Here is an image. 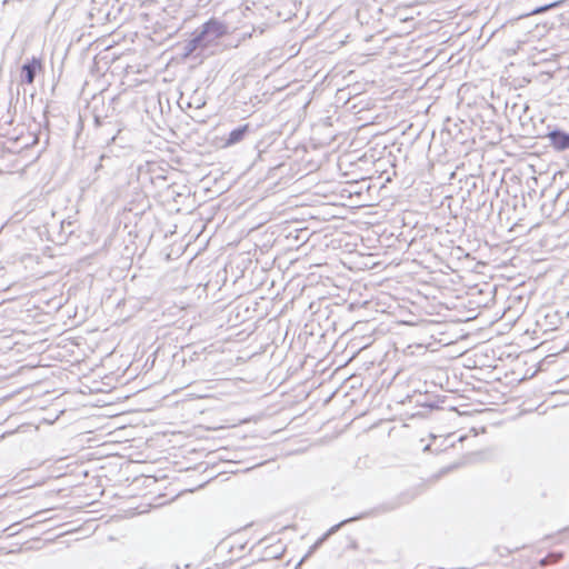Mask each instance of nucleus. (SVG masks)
I'll use <instances>...</instances> for the list:
<instances>
[{
	"mask_svg": "<svg viewBox=\"0 0 569 569\" xmlns=\"http://www.w3.org/2000/svg\"><path fill=\"white\" fill-rule=\"evenodd\" d=\"M114 126L111 123V127H106L104 129H101V134L106 137V141L113 142L116 140L117 134L120 132V129L113 133Z\"/></svg>",
	"mask_w": 569,
	"mask_h": 569,
	"instance_id": "12",
	"label": "nucleus"
},
{
	"mask_svg": "<svg viewBox=\"0 0 569 569\" xmlns=\"http://www.w3.org/2000/svg\"><path fill=\"white\" fill-rule=\"evenodd\" d=\"M197 30L203 36L209 46L228 33L227 24L216 18H210Z\"/></svg>",
	"mask_w": 569,
	"mask_h": 569,
	"instance_id": "4",
	"label": "nucleus"
},
{
	"mask_svg": "<svg viewBox=\"0 0 569 569\" xmlns=\"http://www.w3.org/2000/svg\"><path fill=\"white\" fill-rule=\"evenodd\" d=\"M557 201H566L567 210H569V189L560 191L557 194Z\"/></svg>",
	"mask_w": 569,
	"mask_h": 569,
	"instance_id": "16",
	"label": "nucleus"
},
{
	"mask_svg": "<svg viewBox=\"0 0 569 569\" xmlns=\"http://www.w3.org/2000/svg\"><path fill=\"white\" fill-rule=\"evenodd\" d=\"M178 31V28H170L169 31H167V37H172Z\"/></svg>",
	"mask_w": 569,
	"mask_h": 569,
	"instance_id": "18",
	"label": "nucleus"
},
{
	"mask_svg": "<svg viewBox=\"0 0 569 569\" xmlns=\"http://www.w3.org/2000/svg\"><path fill=\"white\" fill-rule=\"evenodd\" d=\"M208 47L209 44L203 39V36L196 29L191 33V38L183 42L180 56L184 60L191 57L198 58Z\"/></svg>",
	"mask_w": 569,
	"mask_h": 569,
	"instance_id": "5",
	"label": "nucleus"
},
{
	"mask_svg": "<svg viewBox=\"0 0 569 569\" xmlns=\"http://www.w3.org/2000/svg\"><path fill=\"white\" fill-rule=\"evenodd\" d=\"M252 132L250 123L240 124L221 139L222 147L229 148L243 141Z\"/></svg>",
	"mask_w": 569,
	"mask_h": 569,
	"instance_id": "8",
	"label": "nucleus"
},
{
	"mask_svg": "<svg viewBox=\"0 0 569 569\" xmlns=\"http://www.w3.org/2000/svg\"><path fill=\"white\" fill-rule=\"evenodd\" d=\"M561 321L560 312L551 307H542L536 313V327L543 335L557 330Z\"/></svg>",
	"mask_w": 569,
	"mask_h": 569,
	"instance_id": "2",
	"label": "nucleus"
},
{
	"mask_svg": "<svg viewBox=\"0 0 569 569\" xmlns=\"http://www.w3.org/2000/svg\"><path fill=\"white\" fill-rule=\"evenodd\" d=\"M560 559H562V552L560 551H552L549 552L546 557L541 558L539 560V563L541 567H546L552 563H557Z\"/></svg>",
	"mask_w": 569,
	"mask_h": 569,
	"instance_id": "9",
	"label": "nucleus"
},
{
	"mask_svg": "<svg viewBox=\"0 0 569 569\" xmlns=\"http://www.w3.org/2000/svg\"><path fill=\"white\" fill-rule=\"evenodd\" d=\"M104 118L101 113L98 112L97 107L93 108V123L98 129H104L106 127H111V121L106 122Z\"/></svg>",
	"mask_w": 569,
	"mask_h": 569,
	"instance_id": "10",
	"label": "nucleus"
},
{
	"mask_svg": "<svg viewBox=\"0 0 569 569\" xmlns=\"http://www.w3.org/2000/svg\"><path fill=\"white\" fill-rule=\"evenodd\" d=\"M423 451H431V445H427V446L423 448Z\"/></svg>",
	"mask_w": 569,
	"mask_h": 569,
	"instance_id": "20",
	"label": "nucleus"
},
{
	"mask_svg": "<svg viewBox=\"0 0 569 569\" xmlns=\"http://www.w3.org/2000/svg\"><path fill=\"white\" fill-rule=\"evenodd\" d=\"M328 536H329V535H327V532H326L321 538H319V539H318V540H317V541H316V542L310 547V549H309L308 553H307L303 558H301V559H300V562H303V561H305V558H306V557H308L309 555H311V553H312V552H313V551H315V550H316V549H317V548H318V547L323 542V540H326V539H327V537H328Z\"/></svg>",
	"mask_w": 569,
	"mask_h": 569,
	"instance_id": "13",
	"label": "nucleus"
},
{
	"mask_svg": "<svg viewBox=\"0 0 569 569\" xmlns=\"http://www.w3.org/2000/svg\"><path fill=\"white\" fill-rule=\"evenodd\" d=\"M42 68L43 66L41 58L32 57L31 59H27L26 62L21 66V83L32 84L37 74L42 70Z\"/></svg>",
	"mask_w": 569,
	"mask_h": 569,
	"instance_id": "7",
	"label": "nucleus"
},
{
	"mask_svg": "<svg viewBox=\"0 0 569 569\" xmlns=\"http://www.w3.org/2000/svg\"><path fill=\"white\" fill-rule=\"evenodd\" d=\"M453 468H456V465H453V466H450V467H448V468L442 469L441 473H446L447 471H449V470H451V469H453Z\"/></svg>",
	"mask_w": 569,
	"mask_h": 569,
	"instance_id": "19",
	"label": "nucleus"
},
{
	"mask_svg": "<svg viewBox=\"0 0 569 569\" xmlns=\"http://www.w3.org/2000/svg\"><path fill=\"white\" fill-rule=\"evenodd\" d=\"M529 107L527 104L523 106V114L519 116L520 121L523 123V118L528 111Z\"/></svg>",
	"mask_w": 569,
	"mask_h": 569,
	"instance_id": "17",
	"label": "nucleus"
},
{
	"mask_svg": "<svg viewBox=\"0 0 569 569\" xmlns=\"http://www.w3.org/2000/svg\"><path fill=\"white\" fill-rule=\"evenodd\" d=\"M545 138L549 140V146L558 152L569 150V132L555 126L548 127Z\"/></svg>",
	"mask_w": 569,
	"mask_h": 569,
	"instance_id": "6",
	"label": "nucleus"
},
{
	"mask_svg": "<svg viewBox=\"0 0 569 569\" xmlns=\"http://www.w3.org/2000/svg\"><path fill=\"white\" fill-rule=\"evenodd\" d=\"M78 124H79V127L81 129L82 128V120H81V118L79 119Z\"/></svg>",
	"mask_w": 569,
	"mask_h": 569,
	"instance_id": "22",
	"label": "nucleus"
},
{
	"mask_svg": "<svg viewBox=\"0 0 569 569\" xmlns=\"http://www.w3.org/2000/svg\"><path fill=\"white\" fill-rule=\"evenodd\" d=\"M403 503H405V501H403V497L402 496H398V497L391 498V499H389L387 501H383V502L375 506L373 508H371V509H369L367 511H363V512H361V513H359L357 516H352L350 518H347V519L340 521L339 523L332 526L327 531V535L335 533L336 531H338L346 523L353 522V521H357V520H361V519H365V518H375V517H379L381 515L395 511L396 509H398Z\"/></svg>",
	"mask_w": 569,
	"mask_h": 569,
	"instance_id": "1",
	"label": "nucleus"
},
{
	"mask_svg": "<svg viewBox=\"0 0 569 569\" xmlns=\"http://www.w3.org/2000/svg\"><path fill=\"white\" fill-rule=\"evenodd\" d=\"M562 569H569V565L567 567L562 568Z\"/></svg>",
	"mask_w": 569,
	"mask_h": 569,
	"instance_id": "23",
	"label": "nucleus"
},
{
	"mask_svg": "<svg viewBox=\"0 0 569 569\" xmlns=\"http://www.w3.org/2000/svg\"><path fill=\"white\" fill-rule=\"evenodd\" d=\"M13 527H14V525H11V526L7 527V528L4 529V531H8V530L12 529Z\"/></svg>",
	"mask_w": 569,
	"mask_h": 569,
	"instance_id": "21",
	"label": "nucleus"
},
{
	"mask_svg": "<svg viewBox=\"0 0 569 569\" xmlns=\"http://www.w3.org/2000/svg\"><path fill=\"white\" fill-rule=\"evenodd\" d=\"M328 536H329V535H327V532H326L321 538H319V539H318V540H317V541H316V542L310 547V549H309L308 553H307L303 558H301V559H300V562H303V561H305V558H306V557H308L309 555H311V553H312V552H313V551H315V550H316V549H317V548H318V547L323 542V540H326V539H327V537H328Z\"/></svg>",
	"mask_w": 569,
	"mask_h": 569,
	"instance_id": "14",
	"label": "nucleus"
},
{
	"mask_svg": "<svg viewBox=\"0 0 569 569\" xmlns=\"http://www.w3.org/2000/svg\"><path fill=\"white\" fill-rule=\"evenodd\" d=\"M118 160V157L109 156L104 152L101 153L94 162H90V172L87 177L91 179L94 184L102 174H110L113 171Z\"/></svg>",
	"mask_w": 569,
	"mask_h": 569,
	"instance_id": "3",
	"label": "nucleus"
},
{
	"mask_svg": "<svg viewBox=\"0 0 569 569\" xmlns=\"http://www.w3.org/2000/svg\"><path fill=\"white\" fill-rule=\"evenodd\" d=\"M563 2H565L563 0H557V1H553V2H550V3L537 7V8H535L531 11V14H539V13L546 12V11H548L550 9L560 7Z\"/></svg>",
	"mask_w": 569,
	"mask_h": 569,
	"instance_id": "11",
	"label": "nucleus"
},
{
	"mask_svg": "<svg viewBox=\"0 0 569 569\" xmlns=\"http://www.w3.org/2000/svg\"><path fill=\"white\" fill-rule=\"evenodd\" d=\"M92 186H93V183H92L91 179H89L87 176L79 180V189L82 192L89 190Z\"/></svg>",
	"mask_w": 569,
	"mask_h": 569,
	"instance_id": "15",
	"label": "nucleus"
}]
</instances>
